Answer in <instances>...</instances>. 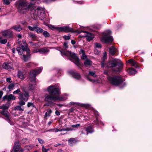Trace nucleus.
<instances>
[{
  "instance_id": "9b49d317",
  "label": "nucleus",
  "mask_w": 152,
  "mask_h": 152,
  "mask_svg": "<svg viewBox=\"0 0 152 152\" xmlns=\"http://www.w3.org/2000/svg\"><path fill=\"white\" fill-rule=\"evenodd\" d=\"M8 107L7 105H3L0 106V109L2 110L0 113L5 117L8 118L9 113L7 111Z\"/></svg>"
},
{
  "instance_id": "6e6d98bb",
  "label": "nucleus",
  "mask_w": 152,
  "mask_h": 152,
  "mask_svg": "<svg viewBox=\"0 0 152 152\" xmlns=\"http://www.w3.org/2000/svg\"><path fill=\"white\" fill-rule=\"evenodd\" d=\"M38 52H39V49H36L35 50H34L33 51V53H37Z\"/></svg>"
},
{
  "instance_id": "7c9ffc66",
  "label": "nucleus",
  "mask_w": 152,
  "mask_h": 152,
  "mask_svg": "<svg viewBox=\"0 0 152 152\" xmlns=\"http://www.w3.org/2000/svg\"><path fill=\"white\" fill-rule=\"evenodd\" d=\"M52 112L51 110H49L47 112H46L44 115V118H45L48 116H50V114Z\"/></svg>"
},
{
  "instance_id": "b1692460",
  "label": "nucleus",
  "mask_w": 152,
  "mask_h": 152,
  "mask_svg": "<svg viewBox=\"0 0 152 152\" xmlns=\"http://www.w3.org/2000/svg\"><path fill=\"white\" fill-rule=\"evenodd\" d=\"M17 75L18 77L21 79H23L24 78V77L23 73L20 71H18Z\"/></svg>"
},
{
  "instance_id": "de8ad7c7",
  "label": "nucleus",
  "mask_w": 152,
  "mask_h": 152,
  "mask_svg": "<svg viewBox=\"0 0 152 152\" xmlns=\"http://www.w3.org/2000/svg\"><path fill=\"white\" fill-rule=\"evenodd\" d=\"M80 126V124H77L75 125H72L71 126L72 127H74L76 128H77L78 127H79Z\"/></svg>"
},
{
  "instance_id": "a19ab883",
  "label": "nucleus",
  "mask_w": 152,
  "mask_h": 152,
  "mask_svg": "<svg viewBox=\"0 0 152 152\" xmlns=\"http://www.w3.org/2000/svg\"><path fill=\"white\" fill-rule=\"evenodd\" d=\"M4 2L6 4H9L11 2V0H3Z\"/></svg>"
},
{
  "instance_id": "e2e57ef3",
  "label": "nucleus",
  "mask_w": 152,
  "mask_h": 152,
  "mask_svg": "<svg viewBox=\"0 0 152 152\" xmlns=\"http://www.w3.org/2000/svg\"><path fill=\"white\" fill-rule=\"evenodd\" d=\"M100 26H96L95 27V28L96 29H100Z\"/></svg>"
},
{
  "instance_id": "c756f323",
  "label": "nucleus",
  "mask_w": 152,
  "mask_h": 152,
  "mask_svg": "<svg viewBox=\"0 0 152 152\" xmlns=\"http://www.w3.org/2000/svg\"><path fill=\"white\" fill-rule=\"evenodd\" d=\"M80 52L82 53V55L81 56V57L82 59H85L86 58V56L85 54V51L83 50H80Z\"/></svg>"
},
{
  "instance_id": "412c9836",
  "label": "nucleus",
  "mask_w": 152,
  "mask_h": 152,
  "mask_svg": "<svg viewBox=\"0 0 152 152\" xmlns=\"http://www.w3.org/2000/svg\"><path fill=\"white\" fill-rule=\"evenodd\" d=\"M117 49L114 47H111L110 48V53L111 55H113L117 52Z\"/></svg>"
},
{
  "instance_id": "5fc2aeb1",
  "label": "nucleus",
  "mask_w": 152,
  "mask_h": 152,
  "mask_svg": "<svg viewBox=\"0 0 152 152\" xmlns=\"http://www.w3.org/2000/svg\"><path fill=\"white\" fill-rule=\"evenodd\" d=\"M73 130V129L71 127H68L66 128V131H72Z\"/></svg>"
},
{
  "instance_id": "1a4fd4ad",
  "label": "nucleus",
  "mask_w": 152,
  "mask_h": 152,
  "mask_svg": "<svg viewBox=\"0 0 152 152\" xmlns=\"http://www.w3.org/2000/svg\"><path fill=\"white\" fill-rule=\"evenodd\" d=\"M111 32L110 30L107 31L104 33V36L101 39V41L105 43H108L113 41V38L112 36H109L111 34Z\"/></svg>"
},
{
  "instance_id": "a18cd8bd",
  "label": "nucleus",
  "mask_w": 152,
  "mask_h": 152,
  "mask_svg": "<svg viewBox=\"0 0 152 152\" xmlns=\"http://www.w3.org/2000/svg\"><path fill=\"white\" fill-rule=\"evenodd\" d=\"M20 91V89H18L16 90L15 91L13 92L14 94H18Z\"/></svg>"
},
{
  "instance_id": "13d9d810",
  "label": "nucleus",
  "mask_w": 152,
  "mask_h": 152,
  "mask_svg": "<svg viewBox=\"0 0 152 152\" xmlns=\"http://www.w3.org/2000/svg\"><path fill=\"white\" fill-rule=\"evenodd\" d=\"M56 114L57 115H60V112L58 110H56L55 112Z\"/></svg>"
},
{
  "instance_id": "bf43d9fd",
  "label": "nucleus",
  "mask_w": 152,
  "mask_h": 152,
  "mask_svg": "<svg viewBox=\"0 0 152 152\" xmlns=\"http://www.w3.org/2000/svg\"><path fill=\"white\" fill-rule=\"evenodd\" d=\"M87 78L90 81H91V82H93V83L95 81V80H92V79H90V78H89V77H87Z\"/></svg>"
},
{
  "instance_id": "f03ea898",
  "label": "nucleus",
  "mask_w": 152,
  "mask_h": 152,
  "mask_svg": "<svg viewBox=\"0 0 152 152\" xmlns=\"http://www.w3.org/2000/svg\"><path fill=\"white\" fill-rule=\"evenodd\" d=\"M42 69V67H40L38 69L33 70L30 72L29 76L30 83L28 86V89L29 90H32L35 88L36 86V76L41 72Z\"/></svg>"
},
{
  "instance_id": "39448f33",
  "label": "nucleus",
  "mask_w": 152,
  "mask_h": 152,
  "mask_svg": "<svg viewBox=\"0 0 152 152\" xmlns=\"http://www.w3.org/2000/svg\"><path fill=\"white\" fill-rule=\"evenodd\" d=\"M18 9L20 12L23 14L27 13L29 10L28 2L26 0H19L17 2Z\"/></svg>"
},
{
  "instance_id": "4c0bfd02",
  "label": "nucleus",
  "mask_w": 152,
  "mask_h": 152,
  "mask_svg": "<svg viewBox=\"0 0 152 152\" xmlns=\"http://www.w3.org/2000/svg\"><path fill=\"white\" fill-rule=\"evenodd\" d=\"M75 140L73 138H70L68 140L69 145H72L74 142Z\"/></svg>"
},
{
  "instance_id": "49530a36",
  "label": "nucleus",
  "mask_w": 152,
  "mask_h": 152,
  "mask_svg": "<svg viewBox=\"0 0 152 152\" xmlns=\"http://www.w3.org/2000/svg\"><path fill=\"white\" fill-rule=\"evenodd\" d=\"M63 38L66 40H68L70 39V37L69 36H64L63 37Z\"/></svg>"
},
{
  "instance_id": "473e14b6",
  "label": "nucleus",
  "mask_w": 152,
  "mask_h": 152,
  "mask_svg": "<svg viewBox=\"0 0 152 152\" xmlns=\"http://www.w3.org/2000/svg\"><path fill=\"white\" fill-rule=\"evenodd\" d=\"M28 37H29L32 38L33 40L36 39V36L35 35L32 34H29Z\"/></svg>"
},
{
  "instance_id": "4be33fe9",
  "label": "nucleus",
  "mask_w": 152,
  "mask_h": 152,
  "mask_svg": "<svg viewBox=\"0 0 152 152\" xmlns=\"http://www.w3.org/2000/svg\"><path fill=\"white\" fill-rule=\"evenodd\" d=\"M71 73L73 77L76 79H79L80 77V76L78 73L72 71Z\"/></svg>"
},
{
  "instance_id": "9d476101",
  "label": "nucleus",
  "mask_w": 152,
  "mask_h": 152,
  "mask_svg": "<svg viewBox=\"0 0 152 152\" xmlns=\"http://www.w3.org/2000/svg\"><path fill=\"white\" fill-rule=\"evenodd\" d=\"M1 34L3 36L7 38L12 37L13 35V32L11 30V28L3 31L1 32Z\"/></svg>"
},
{
  "instance_id": "c85d7f7f",
  "label": "nucleus",
  "mask_w": 152,
  "mask_h": 152,
  "mask_svg": "<svg viewBox=\"0 0 152 152\" xmlns=\"http://www.w3.org/2000/svg\"><path fill=\"white\" fill-rule=\"evenodd\" d=\"M86 131L87 133H91L94 132L93 129L91 126H88L86 128Z\"/></svg>"
},
{
  "instance_id": "2eb2a0df",
  "label": "nucleus",
  "mask_w": 152,
  "mask_h": 152,
  "mask_svg": "<svg viewBox=\"0 0 152 152\" xmlns=\"http://www.w3.org/2000/svg\"><path fill=\"white\" fill-rule=\"evenodd\" d=\"M2 67L5 69L9 70L13 69V65L10 63L6 62L4 63L2 65Z\"/></svg>"
},
{
  "instance_id": "393cba45",
  "label": "nucleus",
  "mask_w": 152,
  "mask_h": 152,
  "mask_svg": "<svg viewBox=\"0 0 152 152\" xmlns=\"http://www.w3.org/2000/svg\"><path fill=\"white\" fill-rule=\"evenodd\" d=\"M11 29H13L18 31H20L22 30V28L20 26H14L11 28Z\"/></svg>"
},
{
  "instance_id": "7ed1b4c3",
  "label": "nucleus",
  "mask_w": 152,
  "mask_h": 152,
  "mask_svg": "<svg viewBox=\"0 0 152 152\" xmlns=\"http://www.w3.org/2000/svg\"><path fill=\"white\" fill-rule=\"evenodd\" d=\"M108 67H112L113 71L115 73H119L122 69L123 65L121 61L118 59H115L113 61H110Z\"/></svg>"
},
{
  "instance_id": "423d86ee",
  "label": "nucleus",
  "mask_w": 152,
  "mask_h": 152,
  "mask_svg": "<svg viewBox=\"0 0 152 152\" xmlns=\"http://www.w3.org/2000/svg\"><path fill=\"white\" fill-rule=\"evenodd\" d=\"M17 42L19 45L21 46V48L20 47H18L16 48V50L19 54L22 55L23 53L22 52H25V51L28 54L29 53L30 50L28 47V44L26 41L23 39L22 41H21L18 39Z\"/></svg>"
},
{
  "instance_id": "2f4dec72",
  "label": "nucleus",
  "mask_w": 152,
  "mask_h": 152,
  "mask_svg": "<svg viewBox=\"0 0 152 152\" xmlns=\"http://www.w3.org/2000/svg\"><path fill=\"white\" fill-rule=\"evenodd\" d=\"M14 84L13 83H11L8 86V88L10 91H11L13 89V88L14 87Z\"/></svg>"
},
{
  "instance_id": "a211bd4d",
  "label": "nucleus",
  "mask_w": 152,
  "mask_h": 152,
  "mask_svg": "<svg viewBox=\"0 0 152 152\" xmlns=\"http://www.w3.org/2000/svg\"><path fill=\"white\" fill-rule=\"evenodd\" d=\"M23 53L22 55L20 57L23 60L24 62H26L28 61L30 59V55L27 54V55H25L24 53V52H22Z\"/></svg>"
},
{
  "instance_id": "bb28decb",
  "label": "nucleus",
  "mask_w": 152,
  "mask_h": 152,
  "mask_svg": "<svg viewBox=\"0 0 152 152\" xmlns=\"http://www.w3.org/2000/svg\"><path fill=\"white\" fill-rule=\"evenodd\" d=\"M35 30L38 34L41 33L43 31V30L42 28L38 27L37 26H36Z\"/></svg>"
},
{
  "instance_id": "0e129e2a",
  "label": "nucleus",
  "mask_w": 152,
  "mask_h": 152,
  "mask_svg": "<svg viewBox=\"0 0 152 152\" xmlns=\"http://www.w3.org/2000/svg\"><path fill=\"white\" fill-rule=\"evenodd\" d=\"M3 94V92L2 91H0V98H1Z\"/></svg>"
},
{
  "instance_id": "e433bc0d",
  "label": "nucleus",
  "mask_w": 152,
  "mask_h": 152,
  "mask_svg": "<svg viewBox=\"0 0 152 152\" xmlns=\"http://www.w3.org/2000/svg\"><path fill=\"white\" fill-rule=\"evenodd\" d=\"M15 109L18 110L19 111H22L23 110V107H21L20 106H16L15 107Z\"/></svg>"
},
{
  "instance_id": "774afa93",
  "label": "nucleus",
  "mask_w": 152,
  "mask_h": 152,
  "mask_svg": "<svg viewBox=\"0 0 152 152\" xmlns=\"http://www.w3.org/2000/svg\"><path fill=\"white\" fill-rule=\"evenodd\" d=\"M30 66V63H28L26 64V66L28 67H29Z\"/></svg>"
},
{
  "instance_id": "0eeeda50",
  "label": "nucleus",
  "mask_w": 152,
  "mask_h": 152,
  "mask_svg": "<svg viewBox=\"0 0 152 152\" xmlns=\"http://www.w3.org/2000/svg\"><path fill=\"white\" fill-rule=\"evenodd\" d=\"M61 52L62 56H67L71 57L74 60L73 62L77 66L81 65L78 58L76 54L72 53L70 51L66 50H61Z\"/></svg>"
},
{
  "instance_id": "f704fd0d",
  "label": "nucleus",
  "mask_w": 152,
  "mask_h": 152,
  "mask_svg": "<svg viewBox=\"0 0 152 152\" xmlns=\"http://www.w3.org/2000/svg\"><path fill=\"white\" fill-rule=\"evenodd\" d=\"M44 36L45 37H49L50 35L49 33L47 31H44L43 33Z\"/></svg>"
},
{
  "instance_id": "69168bd1",
  "label": "nucleus",
  "mask_w": 152,
  "mask_h": 152,
  "mask_svg": "<svg viewBox=\"0 0 152 152\" xmlns=\"http://www.w3.org/2000/svg\"><path fill=\"white\" fill-rule=\"evenodd\" d=\"M54 132H59V129H54Z\"/></svg>"
},
{
  "instance_id": "338daca9",
  "label": "nucleus",
  "mask_w": 152,
  "mask_h": 152,
  "mask_svg": "<svg viewBox=\"0 0 152 152\" xmlns=\"http://www.w3.org/2000/svg\"><path fill=\"white\" fill-rule=\"evenodd\" d=\"M15 49L14 48L12 49V52L13 53H15Z\"/></svg>"
},
{
  "instance_id": "09e8293b",
  "label": "nucleus",
  "mask_w": 152,
  "mask_h": 152,
  "mask_svg": "<svg viewBox=\"0 0 152 152\" xmlns=\"http://www.w3.org/2000/svg\"><path fill=\"white\" fill-rule=\"evenodd\" d=\"M95 46L96 48H101V45L100 43H96L95 44Z\"/></svg>"
},
{
  "instance_id": "3c124183",
  "label": "nucleus",
  "mask_w": 152,
  "mask_h": 152,
  "mask_svg": "<svg viewBox=\"0 0 152 152\" xmlns=\"http://www.w3.org/2000/svg\"><path fill=\"white\" fill-rule=\"evenodd\" d=\"M49 28H51V29H52V30H53L54 29H57L56 28L57 27H55L52 25H50L49 26Z\"/></svg>"
},
{
  "instance_id": "dca6fc26",
  "label": "nucleus",
  "mask_w": 152,
  "mask_h": 152,
  "mask_svg": "<svg viewBox=\"0 0 152 152\" xmlns=\"http://www.w3.org/2000/svg\"><path fill=\"white\" fill-rule=\"evenodd\" d=\"M85 33L84 37L86 38V39L88 41H90L92 40L94 38V35L90 33L87 32L86 31H83Z\"/></svg>"
},
{
  "instance_id": "c9c22d12",
  "label": "nucleus",
  "mask_w": 152,
  "mask_h": 152,
  "mask_svg": "<svg viewBox=\"0 0 152 152\" xmlns=\"http://www.w3.org/2000/svg\"><path fill=\"white\" fill-rule=\"evenodd\" d=\"M42 152H48L49 151V148H48L46 149L45 148L44 146L43 145H42Z\"/></svg>"
},
{
  "instance_id": "20e7f679",
  "label": "nucleus",
  "mask_w": 152,
  "mask_h": 152,
  "mask_svg": "<svg viewBox=\"0 0 152 152\" xmlns=\"http://www.w3.org/2000/svg\"><path fill=\"white\" fill-rule=\"evenodd\" d=\"M45 12L43 8L38 7L34 10L31 12V16L34 19H38V18L42 20L45 17Z\"/></svg>"
},
{
  "instance_id": "ddd939ff",
  "label": "nucleus",
  "mask_w": 152,
  "mask_h": 152,
  "mask_svg": "<svg viewBox=\"0 0 152 152\" xmlns=\"http://www.w3.org/2000/svg\"><path fill=\"white\" fill-rule=\"evenodd\" d=\"M11 152H23L18 141H17L15 143L14 147Z\"/></svg>"
},
{
  "instance_id": "4d7b16f0",
  "label": "nucleus",
  "mask_w": 152,
  "mask_h": 152,
  "mask_svg": "<svg viewBox=\"0 0 152 152\" xmlns=\"http://www.w3.org/2000/svg\"><path fill=\"white\" fill-rule=\"evenodd\" d=\"M64 45L66 48H68V45H67V43H64Z\"/></svg>"
},
{
  "instance_id": "ea45409f",
  "label": "nucleus",
  "mask_w": 152,
  "mask_h": 152,
  "mask_svg": "<svg viewBox=\"0 0 152 152\" xmlns=\"http://www.w3.org/2000/svg\"><path fill=\"white\" fill-rule=\"evenodd\" d=\"M7 41L6 39H0V43L2 44H5Z\"/></svg>"
},
{
  "instance_id": "f3484780",
  "label": "nucleus",
  "mask_w": 152,
  "mask_h": 152,
  "mask_svg": "<svg viewBox=\"0 0 152 152\" xmlns=\"http://www.w3.org/2000/svg\"><path fill=\"white\" fill-rule=\"evenodd\" d=\"M15 99V97L14 95L12 94H10L8 95H5L3 97V99L4 100L6 99L7 100L9 101L11 100H14Z\"/></svg>"
},
{
  "instance_id": "f257e3e1",
  "label": "nucleus",
  "mask_w": 152,
  "mask_h": 152,
  "mask_svg": "<svg viewBox=\"0 0 152 152\" xmlns=\"http://www.w3.org/2000/svg\"><path fill=\"white\" fill-rule=\"evenodd\" d=\"M48 91L51 94L46 96L45 100V101L51 102L52 101H61L64 99L59 97V95L60 93V89L56 88L55 86H51L48 88Z\"/></svg>"
},
{
  "instance_id": "8fccbe9b",
  "label": "nucleus",
  "mask_w": 152,
  "mask_h": 152,
  "mask_svg": "<svg viewBox=\"0 0 152 152\" xmlns=\"http://www.w3.org/2000/svg\"><path fill=\"white\" fill-rule=\"evenodd\" d=\"M19 103L20 106L24 105L25 104V102L23 101H22V100H21L20 102H19Z\"/></svg>"
},
{
  "instance_id": "79ce46f5",
  "label": "nucleus",
  "mask_w": 152,
  "mask_h": 152,
  "mask_svg": "<svg viewBox=\"0 0 152 152\" xmlns=\"http://www.w3.org/2000/svg\"><path fill=\"white\" fill-rule=\"evenodd\" d=\"M38 140L41 144H43L45 143L44 141L39 138H38Z\"/></svg>"
},
{
  "instance_id": "aec40b11",
  "label": "nucleus",
  "mask_w": 152,
  "mask_h": 152,
  "mask_svg": "<svg viewBox=\"0 0 152 152\" xmlns=\"http://www.w3.org/2000/svg\"><path fill=\"white\" fill-rule=\"evenodd\" d=\"M127 72L131 75L134 74L136 73L135 70L133 68H129L127 70Z\"/></svg>"
},
{
  "instance_id": "a878e982",
  "label": "nucleus",
  "mask_w": 152,
  "mask_h": 152,
  "mask_svg": "<svg viewBox=\"0 0 152 152\" xmlns=\"http://www.w3.org/2000/svg\"><path fill=\"white\" fill-rule=\"evenodd\" d=\"M84 63L85 65L87 66H88L91 65L92 62L91 61L87 59L84 62Z\"/></svg>"
},
{
  "instance_id": "72a5a7b5",
  "label": "nucleus",
  "mask_w": 152,
  "mask_h": 152,
  "mask_svg": "<svg viewBox=\"0 0 152 152\" xmlns=\"http://www.w3.org/2000/svg\"><path fill=\"white\" fill-rule=\"evenodd\" d=\"M36 26H34L32 27L30 26H28V27L30 31H33L35 30Z\"/></svg>"
},
{
  "instance_id": "5701e85b",
  "label": "nucleus",
  "mask_w": 152,
  "mask_h": 152,
  "mask_svg": "<svg viewBox=\"0 0 152 152\" xmlns=\"http://www.w3.org/2000/svg\"><path fill=\"white\" fill-rule=\"evenodd\" d=\"M127 62L128 63L131 64L132 66H133L136 67L137 66L136 62L132 59H131L128 60Z\"/></svg>"
},
{
  "instance_id": "6ab92c4d",
  "label": "nucleus",
  "mask_w": 152,
  "mask_h": 152,
  "mask_svg": "<svg viewBox=\"0 0 152 152\" xmlns=\"http://www.w3.org/2000/svg\"><path fill=\"white\" fill-rule=\"evenodd\" d=\"M49 51V50L46 47L39 49V53L41 54H45Z\"/></svg>"
},
{
  "instance_id": "37998d69",
  "label": "nucleus",
  "mask_w": 152,
  "mask_h": 152,
  "mask_svg": "<svg viewBox=\"0 0 152 152\" xmlns=\"http://www.w3.org/2000/svg\"><path fill=\"white\" fill-rule=\"evenodd\" d=\"M34 146L32 145H28L26 146V148L28 150H30Z\"/></svg>"
},
{
  "instance_id": "58836bf2",
  "label": "nucleus",
  "mask_w": 152,
  "mask_h": 152,
  "mask_svg": "<svg viewBox=\"0 0 152 152\" xmlns=\"http://www.w3.org/2000/svg\"><path fill=\"white\" fill-rule=\"evenodd\" d=\"M95 72H89V74L94 77H96L97 76L95 74Z\"/></svg>"
},
{
  "instance_id": "c03bdc74",
  "label": "nucleus",
  "mask_w": 152,
  "mask_h": 152,
  "mask_svg": "<svg viewBox=\"0 0 152 152\" xmlns=\"http://www.w3.org/2000/svg\"><path fill=\"white\" fill-rule=\"evenodd\" d=\"M29 43L31 44V45L33 47V48H35L37 47V44L36 43H34L32 42H30Z\"/></svg>"
},
{
  "instance_id": "f8f14e48",
  "label": "nucleus",
  "mask_w": 152,
  "mask_h": 152,
  "mask_svg": "<svg viewBox=\"0 0 152 152\" xmlns=\"http://www.w3.org/2000/svg\"><path fill=\"white\" fill-rule=\"evenodd\" d=\"M60 32H72L73 30L72 28L67 26H62L57 27L56 28Z\"/></svg>"
},
{
  "instance_id": "603ef678",
  "label": "nucleus",
  "mask_w": 152,
  "mask_h": 152,
  "mask_svg": "<svg viewBox=\"0 0 152 152\" xmlns=\"http://www.w3.org/2000/svg\"><path fill=\"white\" fill-rule=\"evenodd\" d=\"M33 104L31 102H28L27 104V106L28 107H29L31 106H33Z\"/></svg>"
},
{
  "instance_id": "4468645a",
  "label": "nucleus",
  "mask_w": 152,
  "mask_h": 152,
  "mask_svg": "<svg viewBox=\"0 0 152 152\" xmlns=\"http://www.w3.org/2000/svg\"><path fill=\"white\" fill-rule=\"evenodd\" d=\"M28 94L25 92L23 93H20L19 98L20 100H24L26 101L28 99Z\"/></svg>"
},
{
  "instance_id": "cd10ccee",
  "label": "nucleus",
  "mask_w": 152,
  "mask_h": 152,
  "mask_svg": "<svg viewBox=\"0 0 152 152\" xmlns=\"http://www.w3.org/2000/svg\"><path fill=\"white\" fill-rule=\"evenodd\" d=\"M107 58V53H105L104 54L103 57L102 58V60H103L102 62V66L103 67H104V61Z\"/></svg>"
},
{
  "instance_id": "864d4df0",
  "label": "nucleus",
  "mask_w": 152,
  "mask_h": 152,
  "mask_svg": "<svg viewBox=\"0 0 152 152\" xmlns=\"http://www.w3.org/2000/svg\"><path fill=\"white\" fill-rule=\"evenodd\" d=\"M7 81L9 83H11V80L10 78L9 77L7 78Z\"/></svg>"
},
{
  "instance_id": "6e6552de",
  "label": "nucleus",
  "mask_w": 152,
  "mask_h": 152,
  "mask_svg": "<svg viewBox=\"0 0 152 152\" xmlns=\"http://www.w3.org/2000/svg\"><path fill=\"white\" fill-rule=\"evenodd\" d=\"M108 79L111 84L116 86L121 84L123 81L122 77L118 75L109 77Z\"/></svg>"
},
{
  "instance_id": "680f3d73",
  "label": "nucleus",
  "mask_w": 152,
  "mask_h": 152,
  "mask_svg": "<svg viewBox=\"0 0 152 152\" xmlns=\"http://www.w3.org/2000/svg\"><path fill=\"white\" fill-rule=\"evenodd\" d=\"M71 43L72 44L74 45L75 43L76 42L75 40H71Z\"/></svg>"
},
{
  "instance_id": "052dcab7",
  "label": "nucleus",
  "mask_w": 152,
  "mask_h": 152,
  "mask_svg": "<svg viewBox=\"0 0 152 152\" xmlns=\"http://www.w3.org/2000/svg\"><path fill=\"white\" fill-rule=\"evenodd\" d=\"M94 52L96 54H98L99 53V52L96 49L94 50Z\"/></svg>"
}]
</instances>
